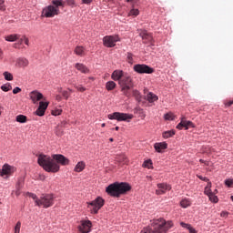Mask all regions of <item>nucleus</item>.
I'll list each match as a JSON object with an SVG mask.
<instances>
[{"mask_svg":"<svg viewBox=\"0 0 233 233\" xmlns=\"http://www.w3.org/2000/svg\"><path fill=\"white\" fill-rule=\"evenodd\" d=\"M37 163L46 172L56 174V172H59V164L65 167L69 165L70 160L63 155H53L52 158L46 155L40 154L38 155Z\"/></svg>","mask_w":233,"mask_h":233,"instance_id":"obj_1","label":"nucleus"},{"mask_svg":"<svg viewBox=\"0 0 233 233\" xmlns=\"http://www.w3.org/2000/svg\"><path fill=\"white\" fill-rule=\"evenodd\" d=\"M130 190H132V187L127 182H115L106 188V192L112 198H121Z\"/></svg>","mask_w":233,"mask_h":233,"instance_id":"obj_2","label":"nucleus"},{"mask_svg":"<svg viewBox=\"0 0 233 233\" xmlns=\"http://www.w3.org/2000/svg\"><path fill=\"white\" fill-rule=\"evenodd\" d=\"M174 227V222L172 220H165V218H157L153 219L151 221V233H168V230H170Z\"/></svg>","mask_w":233,"mask_h":233,"instance_id":"obj_3","label":"nucleus"},{"mask_svg":"<svg viewBox=\"0 0 233 233\" xmlns=\"http://www.w3.org/2000/svg\"><path fill=\"white\" fill-rule=\"evenodd\" d=\"M118 85L123 96H126V97H130L132 96V93L130 92L132 88H134V79L132 76L125 75V76L118 82Z\"/></svg>","mask_w":233,"mask_h":233,"instance_id":"obj_4","label":"nucleus"},{"mask_svg":"<svg viewBox=\"0 0 233 233\" xmlns=\"http://www.w3.org/2000/svg\"><path fill=\"white\" fill-rule=\"evenodd\" d=\"M88 208H90L91 214H97L99 210L104 207L105 205V199L103 198L98 197L95 200L87 203Z\"/></svg>","mask_w":233,"mask_h":233,"instance_id":"obj_5","label":"nucleus"},{"mask_svg":"<svg viewBox=\"0 0 233 233\" xmlns=\"http://www.w3.org/2000/svg\"><path fill=\"white\" fill-rule=\"evenodd\" d=\"M37 207H43L44 208H50L54 205V195L46 194L40 198V201H36Z\"/></svg>","mask_w":233,"mask_h":233,"instance_id":"obj_6","label":"nucleus"},{"mask_svg":"<svg viewBox=\"0 0 233 233\" xmlns=\"http://www.w3.org/2000/svg\"><path fill=\"white\" fill-rule=\"evenodd\" d=\"M107 117L108 119H116V121H127V123H130V120L134 119V115L115 112L113 114H109Z\"/></svg>","mask_w":233,"mask_h":233,"instance_id":"obj_7","label":"nucleus"},{"mask_svg":"<svg viewBox=\"0 0 233 233\" xmlns=\"http://www.w3.org/2000/svg\"><path fill=\"white\" fill-rule=\"evenodd\" d=\"M121 41L119 35H106L103 37V45L106 46V48H114L117 42Z\"/></svg>","mask_w":233,"mask_h":233,"instance_id":"obj_8","label":"nucleus"},{"mask_svg":"<svg viewBox=\"0 0 233 233\" xmlns=\"http://www.w3.org/2000/svg\"><path fill=\"white\" fill-rule=\"evenodd\" d=\"M60 13L59 7H55L54 5H47L42 10L43 17H56V15H59Z\"/></svg>","mask_w":233,"mask_h":233,"instance_id":"obj_9","label":"nucleus"},{"mask_svg":"<svg viewBox=\"0 0 233 233\" xmlns=\"http://www.w3.org/2000/svg\"><path fill=\"white\" fill-rule=\"evenodd\" d=\"M133 69L137 74H154V68L145 64H137L134 66Z\"/></svg>","mask_w":233,"mask_h":233,"instance_id":"obj_10","label":"nucleus"},{"mask_svg":"<svg viewBox=\"0 0 233 233\" xmlns=\"http://www.w3.org/2000/svg\"><path fill=\"white\" fill-rule=\"evenodd\" d=\"M14 172H15V167H14L8 164H5L2 167V169H0V177H5V176H6L5 177V179H8V176H12V174H14Z\"/></svg>","mask_w":233,"mask_h":233,"instance_id":"obj_11","label":"nucleus"},{"mask_svg":"<svg viewBox=\"0 0 233 233\" xmlns=\"http://www.w3.org/2000/svg\"><path fill=\"white\" fill-rule=\"evenodd\" d=\"M177 128L178 130H183V128L188 130V128H194V123H192V121L187 120L185 116H182L180 118V123L177 126Z\"/></svg>","mask_w":233,"mask_h":233,"instance_id":"obj_12","label":"nucleus"},{"mask_svg":"<svg viewBox=\"0 0 233 233\" xmlns=\"http://www.w3.org/2000/svg\"><path fill=\"white\" fill-rule=\"evenodd\" d=\"M92 222L90 220H83L81 225L78 226V230L80 233H89L91 232Z\"/></svg>","mask_w":233,"mask_h":233,"instance_id":"obj_13","label":"nucleus"},{"mask_svg":"<svg viewBox=\"0 0 233 233\" xmlns=\"http://www.w3.org/2000/svg\"><path fill=\"white\" fill-rule=\"evenodd\" d=\"M157 188L158 189L156 190L157 196H162V194L167 193V190H171L172 187L168 184L159 183L157 184Z\"/></svg>","mask_w":233,"mask_h":233,"instance_id":"obj_14","label":"nucleus"},{"mask_svg":"<svg viewBox=\"0 0 233 233\" xmlns=\"http://www.w3.org/2000/svg\"><path fill=\"white\" fill-rule=\"evenodd\" d=\"M46 108H48V102L41 101L39 103L38 108L35 111L36 116H39V117H43V116H45V112H46Z\"/></svg>","mask_w":233,"mask_h":233,"instance_id":"obj_15","label":"nucleus"},{"mask_svg":"<svg viewBox=\"0 0 233 233\" xmlns=\"http://www.w3.org/2000/svg\"><path fill=\"white\" fill-rule=\"evenodd\" d=\"M30 98L32 102L35 105L38 101H41V99H43V95L38 91H33L30 93Z\"/></svg>","mask_w":233,"mask_h":233,"instance_id":"obj_16","label":"nucleus"},{"mask_svg":"<svg viewBox=\"0 0 233 233\" xmlns=\"http://www.w3.org/2000/svg\"><path fill=\"white\" fill-rule=\"evenodd\" d=\"M123 77H125L123 70H115L111 75L113 81H118V83Z\"/></svg>","mask_w":233,"mask_h":233,"instance_id":"obj_17","label":"nucleus"},{"mask_svg":"<svg viewBox=\"0 0 233 233\" xmlns=\"http://www.w3.org/2000/svg\"><path fill=\"white\" fill-rule=\"evenodd\" d=\"M140 37H142L144 43H152L154 38L152 37V35H150L147 31H141L139 34Z\"/></svg>","mask_w":233,"mask_h":233,"instance_id":"obj_18","label":"nucleus"},{"mask_svg":"<svg viewBox=\"0 0 233 233\" xmlns=\"http://www.w3.org/2000/svg\"><path fill=\"white\" fill-rule=\"evenodd\" d=\"M15 65L19 68H26V66H28V65H30V62L28 61V59H26L25 57H20L16 60Z\"/></svg>","mask_w":233,"mask_h":233,"instance_id":"obj_19","label":"nucleus"},{"mask_svg":"<svg viewBox=\"0 0 233 233\" xmlns=\"http://www.w3.org/2000/svg\"><path fill=\"white\" fill-rule=\"evenodd\" d=\"M168 144L167 142L155 143L154 148L157 152H161L162 150H167Z\"/></svg>","mask_w":233,"mask_h":233,"instance_id":"obj_20","label":"nucleus"},{"mask_svg":"<svg viewBox=\"0 0 233 233\" xmlns=\"http://www.w3.org/2000/svg\"><path fill=\"white\" fill-rule=\"evenodd\" d=\"M75 68H76V70H78L82 74H88V72H90L88 67H86V66H85L84 64H81V63H76L75 65Z\"/></svg>","mask_w":233,"mask_h":233,"instance_id":"obj_21","label":"nucleus"},{"mask_svg":"<svg viewBox=\"0 0 233 233\" xmlns=\"http://www.w3.org/2000/svg\"><path fill=\"white\" fill-rule=\"evenodd\" d=\"M86 167V165L85 164V162L80 161L76 165L74 171L75 172H83L85 170Z\"/></svg>","mask_w":233,"mask_h":233,"instance_id":"obj_22","label":"nucleus"},{"mask_svg":"<svg viewBox=\"0 0 233 233\" xmlns=\"http://www.w3.org/2000/svg\"><path fill=\"white\" fill-rule=\"evenodd\" d=\"M147 99L148 101V103H154L155 101H157V99H159V97H157V96L152 92H149L147 95Z\"/></svg>","mask_w":233,"mask_h":233,"instance_id":"obj_23","label":"nucleus"},{"mask_svg":"<svg viewBox=\"0 0 233 233\" xmlns=\"http://www.w3.org/2000/svg\"><path fill=\"white\" fill-rule=\"evenodd\" d=\"M21 37L20 35H8L5 36V41H8L9 43H14V41H17Z\"/></svg>","mask_w":233,"mask_h":233,"instance_id":"obj_24","label":"nucleus"},{"mask_svg":"<svg viewBox=\"0 0 233 233\" xmlns=\"http://www.w3.org/2000/svg\"><path fill=\"white\" fill-rule=\"evenodd\" d=\"M116 161L122 163V165H127V163H128V158L125 155H118L116 156Z\"/></svg>","mask_w":233,"mask_h":233,"instance_id":"obj_25","label":"nucleus"},{"mask_svg":"<svg viewBox=\"0 0 233 233\" xmlns=\"http://www.w3.org/2000/svg\"><path fill=\"white\" fill-rule=\"evenodd\" d=\"M75 54L76 56H85V47L81 46H77L75 50H74Z\"/></svg>","mask_w":233,"mask_h":233,"instance_id":"obj_26","label":"nucleus"},{"mask_svg":"<svg viewBox=\"0 0 233 233\" xmlns=\"http://www.w3.org/2000/svg\"><path fill=\"white\" fill-rule=\"evenodd\" d=\"M15 121H17V123H26L28 121V117L25 115H18L15 117Z\"/></svg>","mask_w":233,"mask_h":233,"instance_id":"obj_27","label":"nucleus"},{"mask_svg":"<svg viewBox=\"0 0 233 233\" xmlns=\"http://www.w3.org/2000/svg\"><path fill=\"white\" fill-rule=\"evenodd\" d=\"M116 86H117V85L114 81H108L106 83V88L108 91L114 90V88H116Z\"/></svg>","mask_w":233,"mask_h":233,"instance_id":"obj_28","label":"nucleus"},{"mask_svg":"<svg viewBox=\"0 0 233 233\" xmlns=\"http://www.w3.org/2000/svg\"><path fill=\"white\" fill-rule=\"evenodd\" d=\"M132 5V9L129 11L128 15H133L134 17H137V15L139 14V9L134 8V5L136 3H131Z\"/></svg>","mask_w":233,"mask_h":233,"instance_id":"obj_29","label":"nucleus"},{"mask_svg":"<svg viewBox=\"0 0 233 233\" xmlns=\"http://www.w3.org/2000/svg\"><path fill=\"white\" fill-rule=\"evenodd\" d=\"M212 187V183L211 182H208L207 187H205V194L206 196H211L214 194V192H212V189H210Z\"/></svg>","mask_w":233,"mask_h":233,"instance_id":"obj_30","label":"nucleus"},{"mask_svg":"<svg viewBox=\"0 0 233 233\" xmlns=\"http://www.w3.org/2000/svg\"><path fill=\"white\" fill-rule=\"evenodd\" d=\"M173 136H176V131H174V130L165 131L163 133L164 139H168L169 137H172Z\"/></svg>","mask_w":233,"mask_h":233,"instance_id":"obj_31","label":"nucleus"},{"mask_svg":"<svg viewBox=\"0 0 233 233\" xmlns=\"http://www.w3.org/2000/svg\"><path fill=\"white\" fill-rule=\"evenodd\" d=\"M190 205H192L190 199L185 198L180 202V207H182V208H187V207H190Z\"/></svg>","mask_w":233,"mask_h":233,"instance_id":"obj_32","label":"nucleus"},{"mask_svg":"<svg viewBox=\"0 0 233 233\" xmlns=\"http://www.w3.org/2000/svg\"><path fill=\"white\" fill-rule=\"evenodd\" d=\"M25 195L28 196V198H31L32 199H34L35 203L37 207V201H40V198H37V195H35L34 193H30V192H27Z\"/></svg>","mask_w":233,"mask_h":233,"instance_id":"obj_33","label":"nucleus"},{"mask_svg":"<svg viewBox=\"0 0 233 233\" xmlns=\"http://www.w3.org/2000/svg\"><path fill=\"white\" fill-rule=\"evenodd\" d=\"M52 5H54L55 8H59V6H63V1L61 0H52Z\"/></svg>","mask_w":233,"mask_h":233,"instance_id":"obj_34","label":"nucleus"},{"mask_svg":"<svg viewBox=\"0 0 233 233\" xmlns=\"http://www.w3.org/2000/svg\"><path fill=\"white\" fill-rule=\"evenodd\" d=\"M4 77H5V81H13L14 80V76H12V74L9 72H4Z\"/></svg>","mask_w":233,"mask_h":233,"instance_id":"obj_35","label":"nucleus"},{"mask_svg":"<svg viewBox=\"0 0 233 233\" xmlns=\"http://www.w3.org/2000/svg\"><path fill=\"white\" fill-rule=\"evenodd\" d=\"M1 90H3V92H10V90H12V86L10 84L3 85Z\"/></svg>","mask_w":233,"mask_h":233,"instance_id":"obj_36","label":"nucleus"},{"mask_svg":"<svg viewBox=\"0 0 233 233\" xmlns=\"http://www.w3.org/2000/svg\"><path fill=\"white\" fill-rule=\"evenodd\" d=\"M208 198H209V201H211L212 203H218V201H219V199L218 198V196H216V193L209 195Z\"/></svg>","mask_w":233,"mask_h":233,"instance_id":"obj_37","label":"nucleus"},{"mask_svg":"<svg viewBox=\"0 0 233 233\" xmlns=\"http://www.w3.org/2000/svg\"><path fill=\"white\" fill-rule=\"evenodd\" d=\"M127 61L129 63V65H132L134 63V55L132 53L127 54Z\"/></svg>","mask_w":233,"mask_h":233,"instance_id":"obj_38","label":"nucleus"},{"mask_svg":"<svg viewBox=\"0 0 233 233\" xmlns=\"http://www.w3.org/2000/svg\"><path fill=\"white\" fill-rule=\"evenodd\" d=\"M24 186H25V179L19 178L15 185V188H23Z\"/></svg>","mask_w":233,"mask_h":233,"instance_id":"obj_39","label":"nucleus"},{"mask_svg":"<svg viewBox=\"0 0 233 233\" xmlns=\"http://www.w3.org/2000/svg\"><path fill=\"white\" fill-rule=\"evenodd\" d=\"M164 117H165L166 121H174V114H172V113H167V114L164 115Z\"/></svg>","mask_w":233,"mask_h":233,"instance_id":"obj_40","label":"nucleus"},{"mask_svg":"<svg viewBox=\"0 0 233 233\" xmlns=\"http://www.w3.org/2000/svg\"><path fill=\"white\" fill-rule=\"evenodd\" d=\"M225 185L226 187H228V188H232L233 187V179L231 178H228L225 180Z\"/></svg>","mask_w":233,"mask_h":233,"instance_id":"obj_41","label":"nucleus"},{"mask_svg":"<svg viewBox=\"0 0 233 233\" xmlns=\"http://www.w3.org/2000/svg\"><path fill=\"white\" fill-rule=\"evenodd\" d=\"M62 97L67 101L68 97H70V92H68V90H64L62 92Z\"/></svg>","mask_w":233,"mask_h":233,"instance_id":"obj_42","label":"nucleus"},{"mask_svg":"<svg viewBox=\"0 0 233 233\" xmlns=\"http://www.w3.org/2000/svg\"><path fill=\"white\" fill-rule=\"evenodd\" d=\"M143 167L145 168H150V167H152V160H146L144 163H143Z\"/></svg>","mask_w":233,"mask_h":233,"instance_id":"obj_43","label":"nucleus"},{"mask_svg":"<svg viewBox=\"0 0 233 233\" xmlns=\"http://www.w3.org/2000/svg\"><path fill=\"white\" fill-rule=\"evenodd\" d=\"M21 232V221H18L15 227V233H20Z\"/></svg>","mask_w":233,"mask_h":233,"instance_id":"obj_44","label":"nucleus"},{"mask_svg":"<svg viewBox=\"0 0 233 233\" xmlns=\"http://www.w3.org/2000/svg\"><path fill=\"white\" fill-rule=\"evenodd\" d=\"M75 88L78 91V92H85L86 90V87L83 86H74Z\"/></svg>","mask_w":233,"mask_h":233,"instance_id":"obj_45","label":"nucleus"},{"mask_svg":"<svg viewBox=\"0 0 233 233\" xmlns=\"http://www.w3.org/2000/svg\"><path fill=\"white\" fill-rule=\"evenodd\" d=\"M63 109H55L52 111V116H61Z\"/></svg>","mask_w":233,"mask_h":233,"instance_id":"obj_46","label":"nucleus"},{"mask_svg":"<svg viewBox=\"0 0 233 233\" xmlns=\"http://www.w3.org/2000/svg\"><path fill=\"white\" fill-rule=\"evenodd\" d=\"M16 189L15 191H13V194H15L16 198H19V196H21V188L22 187H15Z\"/></svg>","mask_w":233,"mask_h":233,"instance_id":"obj_47","label":"nucleus"},{"mask_svg":"<svg viewBox=\"0 0 233 233\" xmlns=\"http://www.w3.org/2000/svg\"><path fill=\"white\" fill-rule=\"evenodd\" d=\"M66 3L68 6H76V0H66Z\"/></svg>","mask_w":233,"mask_h":233,"instance_id":"obj_48","label":"nucleus"},{"mask_svg":"<svg viewBox=\"0 0 233 233\" xmlns=\"http://www.w3.org/2000/svg\"><path fill=\"white\" fill-rule=\"evenodd\" d=\"M56 136H58V137L63 136V130L61 129V127H56Z\"/></svg>","mask_w":233,"mask_h":233,"instance_id":"obj_49","label":"nucleus"},{"mask_svg":"<svg viewBox=\"0 0 233 233\" xmlns=\"http://www.w3.org/2000/svg\"><path fill=\"white\" fill-rule=\"evenodd\" d=\"M180 226L183 227V228H187V230L190 228V225L189 224H187L185 222H181L180 223Z\"/></svg>","mask_w":233,"mask_h":233,"instance_id":"obj_50","label":"nucleus"},{"mask_svg":"<svg viewBox=\"0 0 233 233\" xmlns=\"http://www.w3.org/2000/svg\"><path fill=\"white\" fill-rule=\"evenodd\" d=\"M198 178H200L201 181H206V182H208V183H210V180H208V178H207V177H203V176H198Z\"/></svg>","mask_w":233,"mask_h":233,"instance_id":"obj_51","label":"nucleus"},{"mask_svg":"<svg viewBox=\"0 0 233 233\" xmlns=\"http://www.w3.org/2000/svg\"><path fill=\"white\" fill-rule=\"evenodd\" d=\"M19 92H21V88L20 87H15L13 89V94H19Z\"/></svg>","mask_w":233,"mask_h":233,"instance_id":"obj_52","label":"nucleus"},{"mask_svg":"<svg viewBox=\"0 0 233 233\" xmlns=\"http://www.w3.org/2000/svg\"><path fill=\"white\" fill-rule=\"evenodd\" d=\"M94 0H82V5H90Z\"/></svg>","mask_w":233,"mask_h":233,"instance_id":"obj_53","label":"nucleus"},{"mask_svg":"<svg viewBox=\"0 0 233 233\" xmlns=\"http://www.w3.org/2000/svg\"><path fill=\"white\" fill-rule=\"evenodd\" d=\"M0 10H5V1L0 0Z\"/></svg>","mask_w":233,"mask_h":233,"instance_id":"obj_54","label":"nucleus"},{"mask_svg":"<svg viewBox=\"0 0 233 233\" xmlns=\"http://www.w3.org/2000/svg\"><path fill=\"white\" fill-rule=\"evenodd\" d=\"M220 216H221V218H227V217L228 216V212H227V211H222V212L220 213Z\"/></svg>","mask_w":233,"mask_h":233,"instance_id":"obj_55","label":"nucleus"},{"mask_svg":"<svg viewBox=\"0 0 233 233\" xmlns=\"http://www.w3.org/2000/svg\"><path fill=\"white\" fill-rule=\"evenodd\" d=\"M187 230L189 231V233H198V232L196 231V229H195L194 228H192V226L189 227V228H188Z\"/></svg>","mask_w":233,"mask_h":233,"instance_id":"obj_56","label":"nucleus"},{"mask_svg":"<svg viewBox=\"0 0 233 233\" xmlns=\"http://www.w3.org/2000/svg\"><path fill=\"white\" fill-rule=\"evenodd\" d=\"M139 95H141V94L139 93V91H137V90H133V96H134V97H137V96H139Z\"/></svg>","mask_w":233,"mask_h":233,"instance_id":"obj_57","label":"nucleus"},{"mask_svg":"<svg viewBox=\"0 0 233 233\" xmlns=\"http://www.w3.org/2000/svg\"><path fill=\"white\" fill-rule=\"evenodd\" d=\"M56 101H62L63 100V96H61V95H56Z\"/></svg>","mask_w":233,"mask_h":233,"instance_id":"obj_58","label":"nucleus"},{"mask_svg":"<svg viewBox=\"0 0 233 233\" xmlns=\"http://www.w3.org/2000/svg\"><path fill=\"white\" fill-rule=\"evenodd\" d=\"M24 43H25V45H26L28 46L29 41H28V38L25 37V35H24Z\"/></svg>","mask_w":233,"mask_h":233,"instance_id":"obj_59","label":"nucleus"},{"mask_svg":"<svg viewBox=\"0 0 233 233\" xmlns=\"http://www.w3.org/2000/svg\"><path fill=\"white\" fill-rule=\"evenodd\" d=\"M57 92L59 94H63V92H65V90L63 89V87H57Z\"/></svg>","mask_w":233,"mask_h":233,"instance_id":"obj_60","label":"nucleus"},{"mask_svg":"<svg viewBox=\"0 0 233 233\" xmlns=\"http://www.w3.org/2000/svg\"><path fill=\"white\" fill-rule=\"evenodd\" d=\"M135 99H137V101H138V103L141 102V95L135 96Z\"/></svg>","mask_w":233,"mask_h":233,"instance_id":"obj_61","label":"nucleus"},{"mask_svg":"<svg viewBox=\"0 0 233 233\" xmlns=\"http://www.w3.org/2000/svg\"><path fill=\"white\" fill-rule=\"evenodd\" d=\"M19 39V43L22 44L25 42V36H22L21 38H18Z\"/></svg>","mask_w":233,"mask_h":233,"instance_id":"obj_62","label":"nucleus"},{"mask_svg":"<svg viewBox=\"0 0 233 233\" xmlns=\"http://www.w3.org/2000/svg\"><path fill=\"white\" fill-rule=\"evenodd\" d=\"M231 105H233V101H229L226 103V106H231Z\"/></svg>","mask_w":233,"mask_h":233,"instance_id":"obj_63","label":"nucleus"},{"mask_svg":"<svg viewBox=\"0 0 233 233\" xmlns=\"http://www.w3.org/2000/svg\"><path fill=\"white\" fill-rule=\"evenodd\" d=\"M3 59V49L0 48V61Z\"/></svg>","mask_w":233,"mask_h":233,"instance_id":"obj_64","label":"nucleus"}]
</instances>
